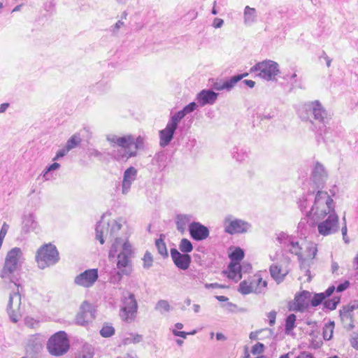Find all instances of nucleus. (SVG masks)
<instances>
[{
    "label": "nucleus",
    "mask_w": 358,
    "mask_h": 358,
    "mask_svg": "<svg viewBox=\"0 0 358 358\" xmlns=\"http://www.w3.org/2000/svg\"><path fill=\"white\" fill-rule=\"evenodd\" d=\"M120 250L117 255V268L118 271L110 276V282L113 284L119 283L123 275H129L131 273L132 247L129 241H123L122 238L116 237L111 245L108 253L110 259L116 257L117 252Z\"/></svg>",
    "instance_id": "1"
},
{
    "label": "nucleus",
    "mask_w": 358,
    "mask_h": 358,
    "mask_svg": "<svg viewBox=\"0 0 358 358\" xmlns=\"http://www.w3.org/2000/svg\"><path fill=\"white\" fill-rule=\"evenodd\" d=\"M23 262V254L20 248H13L8 252L0 271V278L4 284L22 288L21 279Z\"/></svg>",
    "instance_id": "2"
},
{
    "label": "nucleus",
    "mask_w": 358,
    "mask_h": 358,
    "mask_svg": "<svg viewBox=\"0 0 358 358\" xmlns=\"http://www.w3.org/2000/svg\"><path fill=\"white\" fill-rule=\"evenodd\" d=\"M23 262V254L20 248H13L8 252L0 271V278L4 284L22 288L21 279Z\"/></svg>",
    "instance_id": "3"
},
{
    "label": "nucleus",
    "mask_w": 358,
    "mask_h": 358,
    "mask_svg": "<svg viewBox=\"0 0 358 358\" xmlns=\"http://www.w3.org/2000/svg\"><path fill=\"white\" fill-rule=\"evenodd\" d=\"M107 140L113 146H117L124 149L130 156L135 155L138 150L144 148V138L141 136L134 138L132 135L117 136L109 135Z\"/></svg>",
    "instance_id": "4"
},
{
    "label": "nucleus",
    "mask_w": 358,
    "mask_h": 358,
    "mask_svg": "<svg viewBox=\"0 0 358 358\" xmlns=\"http://www.w3.org/2000/svg\"><path fill=\"white\" fill-rule=\"evenodd\" d=\"M36 260L41 269L56 264L59 260V254L56 246L52 243L41 246L37 250Z\"/></svg>",
    "instance_id": "5"
},
{
    "label": "nucleus",
    "mask_w": 358,
    "mask_h": 358,
    "mask_svg": "<svg viewBox=\"0 0 358 358\" xmlns=\"http://www.w3.org/2000/svg\"><path fill=\"white\" fill-rule=\"evenodd\" d=\"M69 341L65 331H60L52 335L47 343L49 353L59 357L66 353L69 349Z\"/></svg>",
    "instance_id": "6"
},
{
    "label": "nucleus",
    "mask_w": 358,
    "mask_h": 358,
    "mask_svg": "<svg viewBox=\"0 0 358 358\" xmlns=\"http://www.w3.org/2000/svg\"><path fill=\"white\" fill-rule=\"evenodd\" d=\"M122 303L120 316L124 322L131 323L135 320L138 310V303L134 294L129 292L124 294Z\"/></svg>",
    "instance_id": "7"
},
{
    "label": "nucleus",
    "mask_w": 358,
    "mask_h": 358,
    "mask_svg": "<svg viewBox=\"0 0 358 358\" xmlns=\"http://www.w3.org/2000/svg\"><path fill=\"white\" fill-rule=\"evenodd\" d=\"M96 310L93 304L88 301H84L79 307V310L77 313L75 318L76 324L86 327L96 317Z\"/></svg>",
    "instance_id": "8"
},
{
    "label": "nucleus",
    "mask_w": 358,
    "mask_h": 358,
    "mask_svg": "<svg viewBox=\"0 0 358 358\" xmlns=\"http://www.w3.org/2000/svg\"><path fill=\"white\" fill-rule=\"evenodd\" d=\"M259 71L258 76L266 80H271L279 73L278 64L271 60H265L256 64L250 69V72Z\"/></svg>",
    "instance_id": "9"
},
{
    "label": "nucleus",
    "mask_w": 358,
    "mask_h": 358,
    "mask_svg": "<svg viewBox=\"0 0 358 358\" xmlns=\"http://www.w3.org/2000/svg\"><path fill=\"white\" fill-rule=\"evenodd\" d=\"M121 227L122 224L116 220H113L110 223L108 222L106 224L100 221L97 222L95 229L96 238L102 245L105 243L104 236L107 237L109 235L110 238L115 237Z\"/></svg>",
    "instance_id": "10"
},
{
    "label": "nucleus",
    "mask_w": 358,
    "mask_h": 358,
    "mask_svg": "<svg viewBox=\"0 0 358 358\" xmlns=\"http://www.w3.org/2000/svg\"><path fill=\"white\" fill-rule=\"evenodd\" d=\"M20 287H17L16 292L10 294L7 306L8 313L13 322H17L18 321V316L21 315V295L20 294Z\"/></svg>",
    "instance_id": "11"
},
{
    "label": "nucleus",
    "mask_w": 358,
    "mask_h": 358,
    "mask_svg": "<svg viewBox=\"0 0 358 358\" xmlns=\"http://www.w3.org/2000/svg\"><path fill=\"white\" fill-rule=\"evenodd\" d=\"M98 278V269H87L75 277L74 283L78 286L89 288L95 283Z\"/></svg>",
    "instance_id": "12"
},
{
    "label": "nucleus",
    "mask_w": 358,
    "mask_h": 358,
    "mask_svg": "<svg viewBox=\"0 0 358 358\" xmlns=\"http://www.w3.org/2000/svg\"><path fill=\"white\" fill-rule=\"evenodd\" d=\"M250 224L239 219L231 220V216L224 219V231L229 234H242L248 231Z\"/></svg>",
    "instance_id": "13"
},
{
    "label": "nucleus",
    "mask_w": 358,
    "mask_h": 358,
    "mask_svg": "<svg viewBox=\"0 0 358 358\" xmlns=\"http://www.w3.org/2000/svg\"><path fill=\"white\" fill-rule=\"evenodd\" d=\"M338 217L335 212L330 213L327 218L321 222L317 225V229L320 234L328 236L335 233L338 230Z\"/></svg>",
    "instance_id": "14"
},
{
    "label": "nucleus",
    "mask_w": 358,
    "mask_h": 358,
    "mask_svg": "<svg viewBox=\"0 0 358 358\" xmlns=\"http://www.w3.org/2000/svg\"><path fill=\"white\" fill-rule=\"evenodd\" d=\"M311 295L312 293L306 290L296 294L294 302L293 305H289V309L296 312H304L309 307Z\"/></svg>",
    "instance_id": "15"
},
{
    "label": "nucleus",
    "mask_w": 358,
    "mask_h": 358,
    "mask_svg": "<svg viewBox=\"0 0 358 358\" xmlns=\"http://www.w3.org/2000/svg\"><path fill=\"white\" fill-rule=\"evenodd\" d=\"M189 232L191 238L196 241L206 239L210 234L208 228L199 222H192L189 224Z\"/></svg>",
    "instance_id": "16"
},
{
    "label": "nucleus",
    "mask_w": 358,
    "mask_h": 358,
    "mask_svg": "<svg viewBox=\"0 0 358 358\" xmlns=\"http://www.w3.org/2000/svg\"><path fill=\"white\" fill-rule=\"evenodd\" d=\"M172 260L177 268L185 271L192 262V257L189 254L181 253L176 248L170 250Z\"/></svg>",
    "instance_id": "17"
},
{
    "label": "nucleus",
    "mask_w": 358,
    "mask_h": 358,
    "mask_svg": "<svg viewBox=\"0 0 358 358\" xmlns=\"http://www.w3.org/2000/svg\"><path fill=\"white\" fill-rule=\"evenodd\" d=\"M328 175L324 166L320 162H316L313 168L311 178L317 188H323L327 181Z\"/></svg>",
    "instance_id": "18"
},
{
    "label": "nucleus",
    "mask_w": 358,
    "mask_h": 358,
    "mask_svg": "<svg viewBox=\"0 0 358 358\" xmlns=\"http://www.w3.org/2000/svg\"><path fill=\"white\" fill-rule=\"evenodd\" d=\"M137 176V170L130 166L125 170L123 176V180L122 182V193L127 194L131 188L132 182L136 180Z\"/></svg>",
    "instance_id": "19"
},
{
    "label": "nucleus",
    "mask_w": 358,
    "mask_h": 358,
    "mask_svg": "<svg viewBox=\"0 0 358 358\" xmlns=\"http://www.w3.org/2000/svg\"><path fill=\"white\" fill-rule=\"evenodd\" d=\"M333 204L334 201L327 192L318 190L316 194L313 206H315V208H331V206H334Z\"/></svg>",
    "instance_id": "20"
},
{
    "label": "nucleus",
    "mask_w": 358,
    "mask_h": 358,
    "mask_svg": "<svg viewBox=\"0 0 358 358\" xmlns=\"http://www.w3.org/2000/svg\"><path fill=\"white\" fill-rule=\"evenodd\" d=\"M218 94L211 90H203L196 96L198 103L203 106L206 104H213L217 99Z\"/></svg>",
    "instance_id": "21"
},
{
    "label": "nucleus",
    "mask_w": 358,
    "mask_h": 358,
    "mask_svg": "<svg viewBox=\"0 0 358 358\" xmlns=\"http://www.w3.org/2000/svg\"><path fill=\"white\" fill-rule=\"evenodd\" d=\"M333 212H335L334 206L331 208H315V206H312L310 210L307 212V215H312L313 219L320 221L323 220L327 215L329 216L330 213H333Z\"/></svg>",
    "instance_id": "22"
},
{
    "label": "nucleus",
    "mask_w": 358,
    "mask_h": 358,
    "mask_svg": "<svg viewBox=\"0 0 358 358\" xmlns=\"http://www.w3.org/2000/svg\"><path fill=\"white\" fill-rule=\"evenodd\" d=\"M248 76V73H244L241 75H237L231 77L229 80L224 82L222 84L215 83L214 88L217 90H230L231 89L238 81L242 80Z\"/></svg>",
    "instance_id": "23"
},
{
    "label": "nucleus",
    "mask_w": 358,
    "mask_h": 358,
    "mask_svg": "<svg viewBox=\"0 0 358 358\" xmlns=\"http://www.w3.org/2000/svg\"><path fill=\"white\" fill-rule=\"evenodd\" d=\"M38 223L36 221V216L33 213L24 215L22 217V231L24 233H29L34 231L37 227Z\"/></svg>",
    "instance_id": "24"
},
{
    "label": "nucleus",
    "mask_w": 358,
    "mask_h": 358,
    "mask_svg": "<svg viewBox=\"0 0 358 358\" xmlns=\"http://www.w3.org/2000/svg\"><path fill=\"white\" fill-rule=\"evenodd\" d=\"M269 271L271 277L277 284L281 283L288 273L287 271L282 270L281 266L275 264L270 266Z\"/></svg>",
    "instance_id": "25"
},
{
    "label": "nucleus",
    "mask_w": 358,
    "mask_h": 358,
    "mask_svg": "<svg viewBox=\"0 0 358 358\" xmlns=\"http://www.w3.org/2000/svg\"><path fill=\"white\" fill-rule=\"evenodd\" d=\"M308 111L311 112L314 118L317 120H323L324 117L326 116V111L322 106V105L318 101H314L310 103L308 106Z\"/></svg>",
    "instance_id": "26"
},
{
    "label": "nucleus",
    "mask_w": 358,
    "mask_h": 358,
    "mask_svg": "<svg viewBox=\"0 0 358 358\" xmlns=\"http://www.w3.org/2000/svg\"><path fill=\"white\" fill-rule=\"evenodd\" d=\"M176 128L172 127L169 123L166 128L159 132L160 141L159 143L162 146H165L169 143L172 140Z\"/></svg>",
    "instance_id": "27"
},
{
    "label": "nucleus",
    "mask_w": 358,
    "mask_h": 358,
    "mask_svg": "<svg viewBox=\"0 0 358 358\" xmlns=\"http://www.w3.org/2000/svg\"><path fill=\"white\" fill-rule=\"evenodd\" d=\"M229 273L227 277L236 282L238 281L241 278V266L238 262H231L228 266Z\"/></svg>",
    "instance_id": "28"
},
{
    "label": "nucleus",
    "mask_w": 358,
    "mask_h": 358,
    "mask_svg": "<svg viewBox=\"0 0 358 358\" xmlns=\"http://www.w3.org/2000/svg\"><path fill=\"white\" fill-rule=\"evenodd\" d=\"M355 307L353 306H346L340 310V317L343 322H349V329H352L354 325L352 324V313L354 310Z\"/></svg>",
    "instance_id": "29"
},
{
    "label": "nucleus",
    "mask_w": 358,
    "mask_h": 358,
    "mask_svg": "<svg viewBox=\"0 0 358 358\" xmlns=\"http://www.w3.org/2000/svg\"><path fill=\"white\" fill-rule=\"evenodd\" d=\"M191 216L187 215H178L176 217V228L178 231L183 234L187 224L190 222Z\"/></svg>",
    "instance_id": "30"
},
{
    "label": "nucleus",
    "mask_w": 358,
    "mask_h": 358,
    "mask_svg": "<svg viewBox=\"0 0 358 358\" xmlns=\"http://www.w3.org/2000/svg\"><path fill=\"white\" fill-rule=\"evenodd\" d=\"M59 167L60 164L57 162H54L48 166L43 172V178L45 180L54 179L56 176L55 171L57 170Z\"/></svg>",
    "instance_id": "31"
},
{
    "label": "nucleus",
    "mask_w": 358,
    "mask_h": 358,
    "mask_svg": "<svg viewBox=\"0 0 358 358\" xmlns=\"http://www.w3.org/2000/svg\"><path fill=\"white\" fill-rule=\"evenodd\" d=\"M238 292L242 294L246 295L250 293H255L254 282L252 280L247 281L243 280L241 282L238 287Z\"/></svg>",
    "instance_id": "32"
},
{
    "label": "nucleus",
    "mask_w": 358,
    "mask_h": 358,
    "mask_svg": "<svg viewBox=\"0 0 358 358\" xmlns=\"http://www.w3.org/2000/svg\"><path fill=\"white\" fill-rule=\"evenodd\" d=\"M165 236L164 234H160L159 238L156 240L155 245L157 249L159 254H160L163 257H168V250L166 248V245L164 241Z\"/></svg>",
    "instance_id": "33"
},
{
    "label": "nucleus",
    "mask_w": 358,
    "mask_h": 358,
    "mask_svg": "<svg viewBox=\"0 0 358 358\" xmlns=\"http://www.w3.org/2000/svg\"><path fill=\"white\" fill-rule=\"evenodd\" d=\"M335 323L334 321H329L326 323L323 327V338L325 341H329L332 338Z\"/></svg>",
    "instance_id": "34"
},
{
    "label": "nucleus",
    "mask_w": 358,
    "mask_h": 358,
    "mask_svg": "<svg viewBox=\"0 0 358 358\" xmlns=\"http://www.w3.org/2000/svg\"><path fill=\"white\" fill-rule=\"evenodd\" d=\"M252 281L254 282L255 293H264L267 287V282L266 280H263L262 278L260 277H258L256 279H253Z\"/></svg>",
    "instance_id": "35"
},
{
    "label": "nucleus",
    "mask_w": 358,
    "mask_h": 358,
    "mask_svg": "<svg viewBox=\"0 0 358 358\" xmlns=\"http://www.w3.org/2000/svg\"><path fill=\"white\" fill-rule=\"evenodd\" d=\"M290 253L298 256L299 259L302 258L301 247L299 245L298 241H295L294 239L291 241L290 244L286 248Z\"/></svg>",
    "instance_id": "36"
},
{
    "label": "nucleus",
    "mask_w": 358,
    "mask_h": 358,
    "mask_svg": "<svg viewBox=\"0 0 358 358\" xmlns=\"http://www.w3.org/2000/svg\"><path fill=\"white\" fill-rule=\"evenodd\" d=\"M82 138L78 134H73L67 141L66 145V150L68 152L70 150L76 148L81 143Z\"/></svg>",
    "instance_id": "37"
},
{
    "label": "nucleus",
    "mask_w": 358,
    "mask_h": 358,
    "mask_svg": "<svg viewBox=\"0 0 358 358\" xmlns=\"http://www.w3.org/2000/svg\"><path fill=\"white\" fill-rule=\"evenodd\" d=\"M155 309L159 311L161 314L169 313L171 310V306L168 301L161 299L157 301L155 305Z\"/></svg>",
    "instance_id": "38"
},
{
    "label": "nucleus",
    "mask_w": 358,
    "mask_h": 358,
    "mask_svg": "<svg viewBox=\"0 0 358 358\" xmlns=\"http://www.w3.org/2000/svg\"><path fill=\"white\" fill-rule=\"evenodd\" d=\"M179 250L185 254H188L193 250L192 243L187 238H182L179 244Z\"/></svg>",
    "instance_id": "39"
},
{
    "label": "nucleus",
    "mask_w": 358,
    "mask_h": 358,
    "mask_svg": "<svg viewBox=\"0 0 358 358\" xmlns=\"http://www.w3.org/2000/svg\"><path fill=\"white\" fill-rule=\"evenodd\" d=\"M143 340V336L138 334H130L128 337L123 338L122 343L127 345L131 343H138Z\"/></svg>",
    "instance_id": "40"
},
{
    "label": "nucleus",
    "mask_w": 358,
    "mask_h": 358,
    "mask_svg": "<svg viewBox=\"0 0 358 358\" xmlns=\"http://www.w3.org/2000/svg\"><path fill=\"white\" fill-rule=\"evenodd\" d=\"M244 251L241 248H236L230 255L229 258L232 262H238L244 258Z\"/></svg>",
    "instance_id": "41"
},
{
    "label": "nucleus",
    "mask_w": 358,
    "mask_h": 358,
    "mask_svg": "<svg viewBox=\"0 0 358 358\" xmlns=\"http://www.w3.org/2000/svg\"><path fill=\"white\" fill-rule=\"evenodd\" d=\"M296 317L294 314L289 315L285 320V333L289 334V332L295 327V322Z\"/></svg>",
    "instance_id": "42"
},
{
    "label": "nucleus",
    "mask_w": 358,
    "mask_h": 358,
    "mask_svg": "<svg viewBox=\"0 0 358 358\" xmlns=\"http://www.w3.org/2000/svg\"><path fill=\"white\" fill-rule=\"evenodd\" d=\"M340 302V297L334 296L332 299L324 301L323 306L329 310H334L336 308L337 305Z\"/></svg>",
    "instance_id": "43"
},
{
    "label": "nucleus",
    "mask_w": 358,
    "mask_h": 358,
    "mask_svg": "<svg viewBox=\"0 0 358 358\" xmlns=\"http://www.w3.org/2000/svg\"><path fill=\"white\" fill-rule=\"evenodd\" d=\"M294 238L291 236H289L287 234L284 232H281L278 234L277 237L278 241L282 245V246L286 249V248L290 244L291 241Z\"/></svg>",
    "instance_id": "44"
},
{
    "label": "nucleus",
    "mask_w": 358,
    "mask_h": 358,
    "mask_svg": "<svg viewBox=\"0 0 358 358\" xmlns=\"http://www.w3.org/2000/svg\"><path fill=\"white\" fill-rule=\"evenodd\" d=\"M115 328L108 324H104L100 330V334L103 338H108L115 334Z\"/></svg>",
    "instance_id": "45"
},
{
    "label": "nucleus",
    "mask_w": 358,
    "mask_h": 358,
    "mask_svg": "<svg viewBox=\"0 0 358 358\" xmlns=\"http://www.w3.org/2000/svg\"><path fill=\"white\" fill-rule=\"evenodd\" d=\"M185 116V114L182 110L178 111L176 113L171 119L169 122L172 127L177 129L178 122Z\"/></svg>",
    "instance_id": "46"
},
{
    "label": "nucleus",
    "mask_w": 358,
    "mask_h": 358,
    "mask_svg": "<svg viewBox=\"0 0 358 358\" xmlns=\"http://www.w3.org/2000/svg\"><path fill=\"white\" fill-rule=\"evenodd\" d=\"M325 299V296L323 295V293H317L315 294L313 297L311 299L310 303L313 307H316L320 305Z\"/></svg>",
    "instance_id": "47"
},
{
    "label": "nucleus",
    "mask_w": 358,
    "mask_h": 358,
    "mask_svg": "<svg viewBox=\"0 0 358 358\" xmlns=\"http://www.w3.org/2000/svg\"><path fill=\"white\" fill-rule=\"evenodd\" d=\"M143 267L145 268H149L152 265L153 258L150 252L147 251L143 257Z\"/></svg>",
    "instance_id": "48"
},
{
    "label": "nucleus",
    "mask_w": 358,
    "mask_h": 358,
    "mask_svg": "<svg viewBox=\"0 0 358 358\" xmlns=\"http://www.w3.org/2000/svg\"><path fill=\"white\" fill-rule=\"evenodd\" d=\"M255 9L250 8L249 6H246L245 8V19L246 21H252L253 20L255 15Z\"/></svg>",
    "instance_id": "49"
},
{
    "label": "nucleus",
    "mask_w": 358,
    "mask_h": 358,
    "mask_svg": "<svg viewBox=\"0 0 358 358\" xmlns=\"http://www.w3.org/2000/svg\"><path fill=\"white\" fill-rule=\"evenodd\" d=\"M264 351V345L262 343H257L252 348V353L254 355L261 354Z\"/></svg>",
    "instance_id": "50"
},
{
    "label": "nucleus",
    "mask_w": 358,
    "mask_h": 358,
    "mask_svg": "<svg viewBox=\"0 0 358 358\" xmlns=\"http://www.w3.org/2000/svg\"><path fill=\"white\" fill-rule=\"evenodd\" d=\"M8 229L9 225L7 223L4 222L2 224L1 229L0 230V243H3V239L8 231Z\"/></svg>",
    "instance_id": "51"
},
{
    "label": "nucleus",
    "mask_w": 358,
    "mask_h": 358,
    "mask_svg": "<svg viewBox=\"0 0 358 358\" xmlns=\"http://www.w3.org/2000/svg\"><path fill=\"white\" fill-rule=\"evenodd\" d=\"M195 108H196V103L194 102H192V103H189L188 105H187L182 110L184 112V113L186 115L187 113H189L194 111L195 110Z\"/></svg>",
    "instance_id": "52"
},
{
    "label": "nucleus",
    "mask_w": 358,
    "mask_h": 358,
    "mask_svg": "<svg viewBox=\"0 0 358 358\" xmlns=\"http://www.w3.org/2000/svg\"><path fill=\"white\" fill-rule=\"evenodd\" d=\"M93 352H91L90 349L87 351L83 350L76 358H92Z\"/></svg>",
    "instance_id": "53"
},
{
    "label": "nucleus",
    "mask_w": 358,
    "mask_h": 358,
    "mask_svg": "<svg viewBox=\"0 0 358 358\" xmlns=\"http://www.w3.org/2000/svg\"><path fill=\"white\" fill-rule=\"evenodd\" d=\"M349 285H350L349 281L345 280L344 282L340 283L337 286L336 291L338 292H342L345 291L349 287Z\"/></svg>",
    "instance_id": "54"
},
{
    "label": "nucleus",
    "mask_w": 358,
    "mask_h": 358,
    "mask_svg": "<svg viewBox=\"0 0 358 358\" xmlns=\"http://www.w3.org/2000/svg\"><path fill=\"white\" fill-rule=\"evenodd\" d=\"M276 312L273 310L268 313V318L269 320L270 326H273L275 322Z\"/></svg>",
    "instance_id": "55"
},
{
    "label": "nucleus",
    "mask_w": 358,
    "mask_h": 358,
    "mask_svg": "<svg viewBox=\"0 0 358 358\" xmlns=\"http://www.w3.org/2000/svg\"><path fill=\"white\" fill-rule=\"evenodd\" d=\"M205 287L206 289H210V288H225L226 286L225 285H220L219 283H217V282H215V283H206L205 284Z\"/></svg>",
    "instance_id": "56"
},
{
    "label": "nucleus",
    "mask_w": 358,
    "mask_h": 358,
    "mask_svg": "<svg viewBox=\"0 0 358 358\" xmlns=\"http://www.w3.org/2000/svg\"><path fill=\"white\" fill-rule=\"evenodd\" d=\"M317 252V249L315 246H311L308 248V256L310 259L315 258Z\"/></svg>",
    "instance_id": "57"
},
{
    "label": "nucleus",
    "mask_w": 358,
    "mask_h": 358,
    "mask_svg": "<svg viewBox=\"0 0 358 358\" xmlns=\"http://www.w3.org/2000/svg\"><path fill=\"white\" fill-rule=\"evenodd\" d=\"M173 332V334L176 336H179V337H182L183 338H187V336L188 335V333L187 332H185V331H178L176 329H173L172 331Z\"/></svg>",
    "instance_id": "58"
},
{
    "label": "nucleus",
    "mask_w": 358,
    "mask_h": 358,
    "mask_svg": "<svg viewBox=\"0 0 358 358\" xmlns=\"http://www.w3.org/2000/svg\"><path fill=\"white\" fill-rule=\"evenodd\" d=\"M296 358H315L310 352L306 351L301 352Z\"/></svg>",
    "instance_id": "59"
},
{
    "label": "nucleus",
    "mask_w": 358,
    "mask_h": 358,
    "mask_svg": "<svg viewBox=\"0 0 358 358\" xmlns=\"http://www.w3.org/2000/svg\"><path fill=\"white\" fill-rule=\"evenodd\" d=\"M223 22V20L220 18H215L213 22V26L216 29L220 28L222 26Z\"/></svg>",
    "instance_id": "60"
},
{
    "label": "nucleus",
    "mask_w": 358,
    "mask_h": 358,
    "mask_svg": "<svg viewBox=\"0 0 358 358\" xmlns=\"http://www.w3.org/2000/svg\"><path fill=\"white\" fill-rule=\"evenodd\" d=\"M335 289V287L332 285L328 287V289L324 292H322L323 295L325 296V299L330 296L334 293Z\"/></svg>",
    "instance_id": "61"
},
{
    "label": "nucleus",
    "mask_w": 358,
    "mask_h": 358,
    "mask_svg": "<svg viewBox=\"0 0 358 358\" xmlns=\"http://www.w3.org/2000/svg\"><path fill=\"white\" fill-rule=\"evenodd\" d=\"M241 271L248 272L252 269V266L249 263L243 262V264L241 265Z\"/></svg>",
    "instance_id": "62"
},
{
    "label": "nucleus",
    "mask_w": 358,
    "mask_h": 358,
    "mask_svg": "<svg viewBox=\"0 0 358 358\" xmlns=\"http://www.w3.org/2000/svg\"><path fill=\"white\" fill-rule=\"evenodd\" d=\"M244 83H245V85H247L250 88L254 87V86L255 85V82L252 80H245Z\"/></svg>",
    "instance_id": "63"
},
{
    "label": "nucleus",
    "mask_w": 358,
    "mask_h": 358,
    "mask_svg": "<svg viewBox=\"0 0 358 358\" xmlns=\"http://www.w3.org/2000/svg\"><path fill=\"white\" fill-rule=\"evenodd\" d=\"M9 104L8 103H3L0 105V113H3L8 108Z\"/></svg>",
    "instance_id": "64"
}]
</instances>
